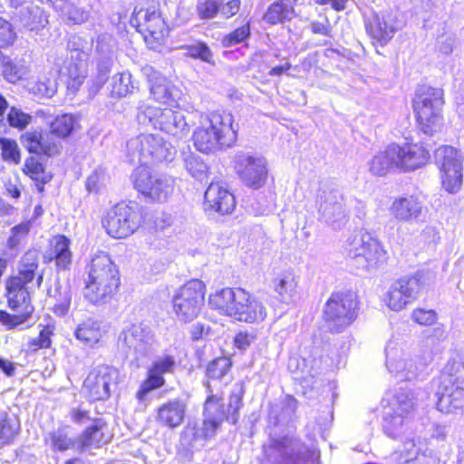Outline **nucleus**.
<instances>
[{"label":"nucleus","instance_id":"5701e85b","mask_svg":"<svg viewBox=\"0 0 464 464\" xmlns=\"http://www.w3.org/2000/svg\"><path fill=\"white\" fill-rule=\"evenodd\" d=\"M72 240L64 234L52 236L44 254L45 264L53 263L57 272L69 271L72 266Z\"/></svg>","mask_w":464,"mask_h":464},{"label":"nucleus","instance_id":"423d86ee","mask_svg":"<svg viewBox=\"0 0 464 464\" xmlns=\"http://www.w3.org/2000/svg\"><path fill=\"white\" fill-rule=\"evenodd\" d=\"M211 309L238 322L256 324L265 320L266 308L262 301L244 287H223L208 296Z\"/></svg>","mask_w":464,"mask_h":464},{"label":"nucleus","instance_id":"338daca9","mask_svg":"<svg viewBox=\"0 0 464 464\" xmlns=\"http://www.w3.org/2000/svg\"><path fill=\"white\" fill-rule=\"evenodd\" d=\"M204 334V325L203 324H196L193 326L191 330V338L194 341L199 340Z\"/></svg>","mask_w":464,"mask_h":464},{"label":"nucleus","instance_id":"f704fd0d","mask_svg":"<svg viewBox=\"0 0 464 464\" xmlns=\"http://www.w3.org/2000/svg\"><path fill=\"white\" fill-rule=\"evenodd\" d=\"M104 334L101 324L92 319H87L80 324L74 332L75 338L86 346L92 347L99 343Z\"/></svg>","mask_w":464,"mask_h":464},{"label":"nucleus","instance_id":"3c124183","mask_svg":"<svg viewBox=\"0 0 464 464\" xmlns=\"http://www.w3.org/2000/svg\"><path fill=\"white\" fill-rule=\"evenodd\" d=\"M185 166L188 173L194 178H201L207 173V165L198 156H189L186 161Z\"/></svg>","mask_w":464,"mask_h":464},{"label":"nucleus","instance_id":"1a4fd4ad","mask_svg":"<svg viewBox=\"0 0 464 464\" xmlns=\"http://www.w3.org/2000/svg\"><path fill=\"white\" fill-rule=\"evenodd\" d=\"M434 382L437 411L450 414L464 410V362H448Z\"/></svg>","mask_w":464,"mask_h":464},{"label":"nucleus","instance_id":"f03ea898","mask_svg":"<svg viewBox=\"0 0 464 464\" xmlns=\"http://www.w3.org/2000/svg\"><path fill=\"white\" fill-rule=\"evenodd\" d=\"M431 160L430 149L424 140L407 137L402 142L392 141L370 160L369 171L375 177L392 172L409 173L425 167Z\"/></svg>","mask_w":464,"mask_h":464},{"label":"nucleus","instance_id":"9d476101","mask_svg":"<svg viewBox=\"0 0 464 464\" xmlns=\"http://www.w3.org/2000/svg\"><path fill=\"white\" fill-rule=\"evenodd\" d=\"M244 386L237 382L235 389L230 391L227 407L224 401H215L203 404V420L201 425V440H209L220 430L225 420L236 424L239 420L240 411L243 408Z\"/></svg>","mask_w":464,"mask_h":464},{"label":"nucleus","instance_id":"e2e57ef3","mask_svg":"<svg viewBox=\"0 0 464 464\" xmlns=\"http://www.w3.org/2000/svg\"><path fill=\"white\" fill-rule=\"evenodd\" d=\"M0 370L8 377L15 372V365L12 361L0 357Z\"/></svg>","mask_w":464,"mask_h":464},{"label":"nucleus","instance_id":"f3484780","mask_svg":"<svg viewBox=\"0 0 464 464\" xmlns=\"http://www.w3.org/2000/svg\"><path fill=\"white\" fill-rule=\"evenodd\" d=\"M442 188L450 194L458 193L463 185V163L460 152L450 145H440L434 152Z\"/></svg>","mask_w":464,"mask_h":464},{"label":"nucleus","instance_id":"37998d69","mask_svg":"<svg viewBox=\"0 0 464 464\" xmlns=\"http://www.w3.org/2000/svg\"><path fill=\"white\" fill-rule=\"evenodd\" d=\"M123 342L128 347L137 346L144 343L147 331L142 324H133L122 333Z\"/></svg>","mask_w":464,"mask_h":464},{"label":"nucleus","instance_id":"e433bc0d","mask_svg":"<svg viewBox=\"0 0 464 464\" xmlns=\"http://www.w3.org/2000/svg\"><path fill=\"white\" fill-rule=\"evenodd\" d=\"M21 430L20 420L15 415L5 412L0 414V444L10 445L18 437Z\"/></svg>","mask_w":464,"mask_h":464},{"label":"nucleus","instance_id":"2eb2a0df","mask_svg":"<svg viewBox=\"0 0 464 464\" xmlns=\"http://www.w3.org/2000/svg\"><path fill=\"white\" fill-rule=\"evenodd\" d=\"M428 287L423 274L416 272L394 280L383 295L382 302L391 310L400 312L416 301Z\"/></svg>","mask_w":464,"mask_h":464},{"label":"nucleus","instance_id":"0eeeda50","mask_svg":"<svg viewBox=\"0 0 464 464\" xmlns=\"http://www.w3.org/2000/svg\"><path fill=\"white\" fill-rule=\"evenodd\" d=\"M444 90L428 84L420 85L411 99V109L416 129L425 136L432 137L444 127Z\"/></svg>","mask_w":464,"mask_h":464},{"label":"nucleus","instance_id":"4d7b16f0","mask_svg":"<svg viewBox=\"0 0 464 464\" xmlns=\"http://www.w3.org/2000/svg\"><path fill=\"white\" fill-rule=\"evenodd\" d=\"M71 302L72 298L69 295H66L61 300H57L53 307V313L58 315L66 314L70 309Z\"/></svg>","mask_w":464,"mask_h":464},{"label":"nucleus","instance_id":"393cba45","mask_svg":"<svg viewBox=\"0 0 464 464\" xmlns=\"http://www.w3.org/2000/svg\"><path fill=\"white\" fill-rule=\"evenodd\" d=\"M235 168L241 181L248 188H259L267 179V168L260 158L241 155L237 159Z\"/></svg>","mask_w":464,"mask_h":464},{"label":"nucleus","instance_id":"dca6fc26","mask_svg":"<svg viewBox=\"0 0 464 464\" xmlns=\"http://www.w3.org/2000/svg\"><path fill=\"white\" fill-rule=\"evenodd\" d=\"M131 179L134 189L148 203L162 204L174 193V179L159 176L146 167L137 168Z\"/></svg>","mask_w":464,"mask_h":464},{"label":"nucleus","instance_id":"cd10ccee","mask_svg":"<svg viewBox=\"0 0 464 464\" xmlns=\"http://www.w3.org/2000/svg\"><path fill=\"white\" fill-rule=\"evenodd\" d=\"M129 147L133 153H138L140 161L160 160L164 157L167 150L162 138L148 133L140 134L131 140Z\"/></svg>","mask_w":464,"mask_h":464},{"label":"nucleus","instance_id":"72a5a7b5","mask_svg":"<svg viewBox=\"0 0 464 464\" xmlns=\"http://www.w3.org/2000/svg\"><path fill=\"white\" fill-rule=\"evenodd\" d=\"M82 53H78L76 59L70 61L65 66L64 75L66 77L65 84L66 88L74 93L82 85L87 74L86 65L83 59L81 57Z\"/></svg>","mask_w":464,"mask_h":464},{"label":"nucleus","instance_id":"ea45409f","mask_svg":"<svg viewBox=\"0 0 464 464\" xmlns=\"http://www.w3.org/2000/svg\"><path fill=\"white\" fill-rule=\"evenodd\" d=\"M49 442L53 451L64 452L73 448L74 440L64 428H58L49 433Z\"/></svg>","mask_w":464,"mask_h":464},{"label":"nucleus","instance_id":"aec40b11","mask_svg":"<svg viewBox=\"0 0 464 464\" xmlns=\"http://www.w3.org/2000/svg\"><path fill=\"white\" fill-rule=\"evenodd\" d=\"M177 369V362L173 355L165 354L154 360L147 369L145 378L139 385L135 398L140 403H145L149 395L166 385V374H173Z\"/></svg>","mask_w":464,"mask_h":464},{"label":"nucleus","instance_id":"7c9ffc66","mask_svg":"<svg viewBox=\"0 0 464 464\" xmlns=\"http://www.w3.org/2000/svg\"><path fill=\"white\" fill-rule=\"evenodd\" d=\"M423 204L417 196L406 195L393 200L390 212L400 221L410 222L418 218L422 213Z\"/></svg>","mask_w":464,"mask_h":464},{"label":"nucleus","instance_id":"a19ab883","mask_svg":"<svg viewBox=\"0 0 464 464\" xmlns=\"http://www.w3.org/2000/svg\"><path fill=\"white\" fill-rule=\"evenodd\" d=\"M222 2L218 0H198L196 13L200 20H211L221 11Z\"/></svg>","mask_w":464,"mask_h":464},{"label":"nucleus","instance_id":"49530a36","mask_svg":"<svg viewBox=\"0 0 464 464\" xmlns=\"http://www.w3.org/2000/svg\"><path fill=\"white\" fill-rule=\"evenodd\" d=\"M188 55L193 59H198L208 63H213V54L208 45L204 42H197L194 44L186 45Z\"/></svg>","mask_w":464,"mask_h":464},{"label":"nucleus","instance_id":"f257e3e1","mask_svg":"<svg viewBox=\"0 0 464 464\" xmlns=\"http://www.w3.org/2000/svg\"><path fill=\"white\" fill-rule=\"evenodd\" d=\"M39 256L35 250L29 249L20 257L17 273L8 276L5 280L6 306L11 313L0 308V325L7 331L23 328L34 315L35 307L33 304L28 285L36 281L41 287L44 282V272L39 269Z\"/></svg>","mask_w":464,"mask_h":464},{"label":"nucleus","instance_id":"6ab92c4d","mask_svg":"<svg viewBox=\"0 0 464 464\" xmlns=\"http://www.w3.org/2000/svg\"><path fill=\"white\" fill-rule=\"evenodd\" d=\"M118 377L117 368L106 363L99 364L88 372L82 391L91 403L104 401L111 397V385L117 383Z\"/></svg>","mask_w":464,"mask_h":464},{"label":"nucleus","instance_id":"9b49d317","mask_svg":"<svg viewBox=\"0 0 464 464\" xmlns=\"http://www.w3.org/2000/svg\"><path fill=\"white\" fill-rule=\"evenodd\" d=\"M360 301L352 290L340 289L331 293L322 312V319L331 334H341L357 319Z\"/></svg>","mask_w":464,"mask_h":464},{"label":"nucleus","instance_id":"8fccbe9b","mask_svg":"<svg viewBox=\"0 0 464 464\" xmlns=\"http://www.w3.org/2000/svg\"><path fill=\"white\" fill-rule=\"evenodd\" d=\"M256 339V334L255 331L240 330L233 337V345L240 351H246Z\"/></svg>","mask_w":464,"mask_h":464},{"label":"nucleus","instance_id":"bb28decb","mask_svg":"<svg viewBox=\"0 0 464 464\" xmlns=\"http://www.w3.org/2000/svg\"><path fill=\"white\" fill-rule=\"evenodd\" d=\"M187 405L180 399L169 400L155 410V421L163 428L174 430L185 420Z\"/></svg>","mask_w":464,"mask_h":464},{"label":"nucleus","instance_id":"6e6d98bb","mask_svg":"<svg viewBox=\"0 0 464 464\" xmlns=\"http://www.w3.org/2000/svg\"><path fill=\"white\" fill-rule=\"evenodd\" d=\"M102 183V175L94 171L86 179L85 187L90 193H98Z\"/></svg>","mask_w":464,"mask_h":464},{"label":"nucleus","instance_id":"13d9d810","mask_svg":"<svg viewBox=\"0 0 464 464\" xmlns=\"http://www.w3.org/2000/svg\"><path fill=\"white\" fill-rule=\"evenodd\" d=\"M183 433L191 441L201 440V427L199 428L197 422H188L185 426Z\"/></svg>","mask_w":464,"mask_h":464},{"label":"nucleus","instance_id":"6e6552de","mask_svg":"<svg viewBox=\"0 0 464 464\" xmlns=\"http://www.w3.org/2000/svg\"><path fill=\"white\" fill-rule=\"evenodd\" d=\"M130 23L142 36L147 48L157 52L167 44L172 31L171 23L163 14L158 0H148L141 6H136Z\"/></svg>","mask_w":464,"mask_h":464},{"label":"nucleus","instance_id":"052dcab7","mask_svg":"<svg viewBox=\"0 0 464 464\" xmlns=\"http://www.w3.org/2000/svg\"><path fill=\"white\" fill-rule=\"evenodd\" d=\"M70 417L74 423L82 424L90 419V411L80 408L72 409Z\"/></svg>","mask_w":464,"mask_h":464},{"label":"nucleus","instance_id":"5fc2aeb1","mask_svg":"<svg viewBox=\"0 0 464 464\" xmlns=\"http://www.w3.org/2000/svg\"><path fill=\"white\" fill-rule=\"evenodd\" d=\"M241 0H228L225 4L222 3L221 11L219 14L225 19H229L235 16L241 9Z\"/></svg>","mask_w":464,"mask_h":464},{"label":"nucleus","instance_id":"09e8293b","mask_svg":"<svg viewBox=\"0 0 464 464\" xmlns=\"http://www.w3.org/2000/svg\"><path fill=\"white\" fill-rule=\"evenodd\" d=\"M32 228L30 220L23 221L11 228L10 236L7 239V246L10 249L16 248L21 240L26 237Z\"/></svg>","mask_w":464,"mask_h":464},{"label":"nucleus","instance_id":"a211bd4d","mask_svg":"<svg viewBox=\"0 0 464 464\" xmlns=\"http://www.w3.org/2000/svg\"><path fill=\"white\" fill-rule=\"evenodd\" d=\"M233 367V359L231 356L220 355L208 361L204 368L203 385L208 393L206 399L208 402L220 401H224V388L227 382L233 380L231 370Z\"/></svg>","mask_w":464,"mask_h":464},{"label":"nucleus","instance_id":"7ed1b4c3","mask_svg":"<svg viewBox=\"0 0 464 464\" xmlns=\"http://www.w3.org/2000/svg\"><path fill=\"white\" fill-rule=\"evenodd\" d=\"M49 132L42 129H33L20 136V141L28 153L21 171L32 181L39 194L44 193L45 187L54 177L48 169L47 160L59 156L63 149L60 142L49 139Z\"/></svg>","mask_w":464,"mask_h":464},{"label":"nucleus","instance_id":"de8ad7c7","mask_svg":"<svg viewBox=\"0 0 464 464\" xmlns=\"http://www.w3.org/2000/svg\"><path fill=\"white\" fill-rule=\"evenodd\" d=\"M411 320L420 326H431L438 321V313L434 309L416 307L411 311Z\"/></svg>","mask_w":464,"mask_h":464},{"label":"nucleus","instance_id":"79ce46f5","mask_svg":"<svg viewBox=\"0 0 464 464\" xmlns=\"http://www.w3.org/2000/svg\"><path fill=\"white\" fill-rule=\"evenodd\" d=\"M17 38L15 26L9 20L0 16V50L12 47Z\"/></svg>","mask_w":464,"mask_h":464},{"label":"nucleus","instance_id":"58836bf2","mask_svg":"<svg viewBox=\"0 0 464 464\" xmlns=\"http://www.w3.org/2000/svg\"><path fill=\"white\" fill-rule=\"evenodd\" d=\"M0 157L4 162L19 165L22 160V150L18 142L9 137H0Z\"/></svg>","mask_w":464,"mask_h":464},{"label":"nucleus","instance_id":"69168bd1","mask_svg":"<svg viewBox=\"0 0 464 464\" xmlns=\"http://www.w3.org/2000/svg\"><path fill=\"white\" fill-rule=\"evenodd\" d=\"M14 210H15V208L13 205H11L7 202H5V201L0 202V217L1 218L12 215L14 212Z\"/></svg>","mask_w":464,"mask_h":464},{"label":"nucleus","instance_id":"20e7f679","mask_svg":"<svg viewBox=\"0 0 464 464\" xmlns=\"http://www.w3.org/2000/svg\"><path fill=\"white\" fill-rule=\"evenodd\" d=\"M190 140L197 151L207 155L234 147L237 142V129L234 127L233 116L224 110L202 114Z\"/></svg>","mask_w":464,"mask_h":464},{"label":"nucleus","instance_id":"864d4df0","mask_svg":"<svg viewBox=\"0 0 464 464\" xmlns=\"http://www.w3.org/2000/svg\"><path fill=\"white\" fill-rule=\"evenodd\" d=\"M322 20L310 23L311 32L314 34L332 37V25L327 16L320 14Z\"/></svg>","mask_w":464,"mask_h":464},{"label":"nucleus","instance_id":"c03bdc74","mask_svg":"<svg viewBox=\"0 0 464 464\" xmlns=\"http://www.w3.org/2000/svg\"><path fill=\"white\" fill-rule=\"evenodd\" d=\"M8 125L18 130H24L32 122L33 117L21 109L12 106L7 112Z\"/></svg>","mask_w":464,"mask_h":464},{"label":"nucleus","instance_id":"ddd939ff","mask_svg":"<svg viewBox=\"0 0 464 464\" xmlns=\"http://www.w3.org/2000/svg\"><path fill=\"white\" fill-rule=\"evenodd\" d=\"M150 91L153 99L165 105L160 112L154 117V124L160 130L175 135L183 120L179 111L178 102L172 96V90L169 82L162 75L150 77Z\"/></svg>","mask_w":464,"mask_h":464},{"label":"nucleus","instance_id":"a878e982","mask_svg":"<svg viewBox=\"0 0 464 464\" xmlns=\"http://www.w3.org/2000/svg\"><path fill=\"white\" fill-rule=\"evenodd\" d=\"M113 433L108 422L102 418H95L79 436L78 444L81 450L98 449L111 441Z\"/></svg>","mask_w":464,"mask_h":464},{"label":"nucleus","instance_id":"473e14b6","mask_svg":"<svg viewBox=\"0 0 464 464\" xmlns=\"http://www.w3.org/2000/svg\"><path fill=\"white\" fill-rule=\"evenodd\" d=\"M49 134L53 139L65 140L81 129V124L72 113H62L49 122Z\"/></svg>","mask_w":464,"mask_h":464},{"label":"nucleus","instance_id":"c9c22d12","mask_svg":"<svg viewBox=\"0 0 464 464\" xmlns=\"http://www.w3.org/2000/svg\"><path fill=\"white\" fill-rule=\"evenodd\" d=\"M55 327L53 324L40 325L37 336L30 338L26 343L25 353L34 354L40 350H47L52 347Z\"/></svg>","mask_w":464,"mask_h":464},{"label":"nucleus","instance_id":"b1692460","mask_svg":"<svg viewBox=\"0 0 464 464\" xmlns=\"http://www.w3.org/2000/svg\"><path fill=\"white\" fill-rule=\"evenodd\" d=\"M206 210L221 216L232 214L237 207L236 197L221 181H212L204 194Z\"/></svg>","mask_w":464,"mask_h":464},{"label":"nucleus","instance_id":"412c9836","mask_svg":"<svg viewBox=\"0 0 464 464\" xmlns=\"http://www.w3.org/2000/svg\"><path fill=\"white\" fill-rule=\"evenodd\" d=\"M348 254L358 266L366 269L376 267L387 260V252L382 245L368 232L353 241Z\"/></svg>","mask_w":464,"mask_h":464},{"label":"nucleus","instance_id":"c756f323","mask_svg":"<svg viewBox=\"0 0 464 464\" xmlns=\"http://www.w3.org/2000/svg\"><path fill=\"white\" fill-rule=\"evenodd\" d=\"M293 440L287 436L273 439L268 448L279 453V459L275 464H301L306 462L308 455L313 453L309 449L304 452L295 451L292 449Z\"/></svg>","mask_w":464,"mask_h":464},{"label":"nucleus","instance_id":"4c0bfd02","mask_svg":"<svg viewBox=\"0 0 464 464\" xmlns=\"http://www.w3.org/2000/svg\"><path fill=\"white\" fill-rule=\"evenodd\" d=\"M272 283L280 296H291L298 286V277L293 270H286L274 277Z\"/></svg>","mask_w":464,"mask_h":464},{"label":"nucleus","instance_id":"f8f14e48","mask_svg":"<svg viewBox=\"0 0 464 464\" xmlns=\"http://www.w3.org/2000/svg\"><path fill=\"white\" fill-rule=\"evenodd\" d=\"M101 222L110 237L124 239L142 227L145 215L136 201L121 200L106 210Z\"/></svg>","mask_w":464,"mask_h":464},{"label":"nucleus","instance_id":"39448f33","mask_svg":"<svg viewBox=\"0 0 464 464\" xmlns=\"http://www.w3.org/2000/svg\"><path fill=\"white\" fill-rule=\"evenodd\" d=\"M121 273L111 256L99 252L87 266L82 295L91 304L99 305L111 302L119 293Z\"/></svg>","mask_w":464,"mask_h":464},{"label":"nucleus","instance_id":"2f4dec72","mask_svg":"<svg viewBox=\"0 0 464 464\" xmlns=\"http://www.w3.org/2000/svg\"><path fill=\"white\" fill-rule=\"evenodd\" d=\"M297 0H275L263 14L264 21L269 25L282 24L296 16Z\"/></svg>","mask_w":464,"mask_h":464},{"label":"nucleus","instance_id":"4468645a","mask_svg":"<svg viewBox=\"0 0 464 464\" xmlns=\"http://www.w3.org/2000/svg\"><path fill=\"white\" fill-rule=\"evenodd\" d=\"M207 285L198 278H191L179 286L171 299V308L176 317L188 324L198 318L204 304Z\"/></svg>","mask_w":464,"mask_h":464},{"label":"nucleus","instance_id":"bf43d9fd","mask_svg":"<svg viewBox=\"0 0 464 464\" xmlns=\"http://www.w3.org/2000/svg\"><path fill=\"white\" fill-rule=\"evenodd\" d=\"M448 337L447 331L443 324H440L432 329L428 338L430 339L432 344H438L446 340Z\"/></svg>","mask_w":464,"mask_h":464},{"label":"nucleus","instance_id":"4be33fe9","mask_svg":"<svg viewBox=\"0 0 464 464\" xmlns=\"http://www.w3.org/2000/svg\"><path fill=\"white\" fill-rule=\"evenodd\" d=\"M395 408L383 418V430L395 438L401 431L416 411L415 398L412 392H401L394 396Z\"/></svg>","mask_w":464,"mask_h":464},{"label":"nucleus","instance_id":"0e129e2a","mask_svg":"<svg viewBox=\"0 0 464 464\" xmlns=\"http://www.w3.org/2000/svg\"><path fill=\"white\" fill-rule=\"evenodd\" d=\"M291 68H292V64L289 62H285L283 64L276 65V66H274L273 68H271L268 74L270 76L279 77L285 73H287L291 70Z\"/></svg>","mask_w":464,"mask_h":464},{"label":"nucleus","instance_id":"603ef678","mask_svg":"<svg viewBox=\"0 0 464 464\" xmlns=\"http://www.w3.org/2000/svg\"><path fill=\"white\" fill-rule=\"evenodd\" d=\"M133 86L130 73H121L113 82L112 92L119 97H123L131 92Z\"/></svg>","mask_w":464,"mask_h":464},{"label":"nucleus","instance_id":"774afa93","mask_svg":"<svg viewBox=\"0 0 464 464\" xmlns=\"http://www.w3.org/2000/svg\"><path fill=\"white\" fill-rule=\"evenodd\" d=\"M348 0H329V4L334 10L340 12L344 10Z\"/></svg>","mask_w":464,"mask_h":464},{"label":"nucleus","instance_id":"a18cd8bd","mask_svg":"<svg viewBox=\"0 0 464 464\" xmlns=\"http://www.w3.org/2000/svg\"><path fill=\"white\" fill-rule=\"evenodd\" d=\"M250 34V24L247 22L225 34L222 38V44L224 46H233L247 40Z\"/></svg>","mask_w":464,"mask_h":464},{"label":"nucleus","instance_id":"c85d7f7f","mask_svg":"<svg viewBox=\"0 0 464 464\" xmlns=\"http://www.w3.org/2000/svg\"><path fill=\"white\" fill-rule=\"evenodd\" d=\"M365 31L373 46L383 47L393 38L397 29L383 15L373 14L365 22Z\"/></svg>","mask_w":464,"mask_h":464},{"label":"nucleus","instance_id":"680f3d73","mask_svg":"<svg viewBox=\"0 0 464 464\" xmlns=\"http://www.w3.org/2000/svg\"><path fill=\"white\" fill-rule=\"evenodd\" d=\"M5 191L7 197L18 200L21 198L22 190L20 186L8 181L5 184Z\"/></svg>","mask_w":464,"mask_h":464}]
</instances>
